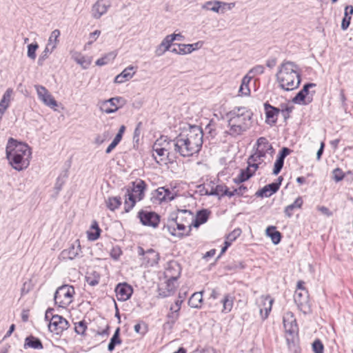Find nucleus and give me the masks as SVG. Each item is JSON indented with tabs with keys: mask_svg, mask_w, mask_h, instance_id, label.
Here are the masks:
<instances>
[{
	"mask_svg": "<svg viewBox=\"0 0 353 353\" xmlns=\"http://www.w3.org/2000/svg\"><path fill=\"white\" fill-rule=\"evenodd\" d=\"M203 135L201 128L196 125L183 130L176 137L174 152L183 157H190L197 154L203 145Z\"/></svg>",
	"mask_w": 353,
	"mask_h": 353,
	"instance_id": "f257e3e1",
	"label": "nucleus"
},
{
	"mask_svg": "<svg viewBox=\"0 0 353 353\" xmlns=\"http://www.w3.org/2000/svg\"><path fill=\"white\" fill-rule=\"evenodd\" d=\"M252 112L246 107H235L227 113L228 130L232 137L242 135L248 131L252 123Z\"/></svg>",
	"mask_w": 353,
	"mask_h": 353,
	"instance_id": "f03ea898",
	"label": "nucleus"
},
{
	"mask_svg": "<svg viewBox=\"0 0 353 353\" xmlns=\"http://www.w3.org/2000/svg\"><path fill=\"white\" fill-rule=\"evenodd\" d=\"M6 152V158L14 170L21 171L30 165L32 152L27 144L19 143L14 139L10 138Z\"/></svg>",
	"mask_w": 353,
	"mask_h": 353,
	"instance_id": "7ed1b4c3",
	"label": "nucleus"
},
{
	"mask_svg": "<svg viewBox=\"0 0 353 353\" xmlns=\"http://www.w3.org/2000/svg\"><path fill=\"white\" fill-rule=\"evenodd\" d=\"M276 80L279 87L285 91L296 89L301 83L299 66L292 61H284L279 66L276 74Z\"/></svg>",
	"mask_w": 353,
	"mask_h": 353,
	"instance_id": "20e7f679",
	"label": "nucleus"
},
{
	"mask_svg": "<svg viewBox=\"0 0 353 353\" xmlns=\"http://www.w3.org/2000/svg\"><path fill=\"white\" fill-rule=\"evenodd\" d=\"M146 187L145 182L141 179L132 182V186L127 188L125 194V212H129L134 207L137 201L143 199Z\"/></svg>",
	"mask_w": 353,
	"mask_h": 353,
	"instance_id": "39448f33",
	"label": "nucleus"
},
{
	"mask_svg": "<svg viewBox=\"0 0 353 353\" xmlns=\"http://www.w3.org/2000/svg\"><path fill=\"white\" fill-rule=\"evenodd\" d=\"M188 215L189 218H192V213L190 210H179L175 217H172L168 221L163 230H166L171 235L182 238L184 236L190 235L191 228L186 231L185 223L183 222V216Z\"/></svg>",
	"mask_w": 353,
	"mask_h": 353,
	"instance_id": "423d86ee",
	"label": "nucleus"
},
{
	"mask_svg": "<svg viewBox=\"0 0 353 353\" xmlns=\"http://www.w3.org/2000/svg\"><path fill=\"white\" fill-rule=\"evenodd\" d=\"M256 145V151L252 154V159L256 161V159L261 163L266 160L270 162L273 158L274 150L269 141L265 137H260L257 139Z\"/></svg>",
	"mask_w": 353,
	"mask_h": 353,
	"instance_id": "0eeeda50",
	"label": "nucleus"
},
{
	"mask_svg": "<svg viewBox=\"0 0 353 353\" xmlns=\"http://www.w3.org/2000/svg\"><path fill=\"white\" fill-rule=\"evenodd\" d=\"M74 294V288L73 286L63 285L58 288L54 293V299L55 303L59 307H66L72 302Z\"/></svg>",
	"mask_w": 353,
	"mask_h": 353,
	"instance_id": "6e6552de",
	"label": "nucleus"
},
{
	"mask_svg": "<svg viewBox=\"0 0 353 353\" xmlns=\"http://www.w3.org/2000/svg\"><path fill=\"white\" fill-rule=\"evenodd\" d=\"M283 323L285 331V338L288 345L294 343L298 333V326L296 319L291 312H286L283 317Z\"/></svg>",
	"mask_w": 353,
	"mask_h": 353,
	"instance_id": "1a4fd4ad",
	"label": "nucleus"
},
{
	"mask_svg": "<svg viewBox=\"0 0 353 353\" xmlns=\"http://www.w3.org/2000/svg\"><path fill=\"white\" fill-rule=\"evenodd\" d=\"M138 254L141 256L143 263L147 267H152L159 263V254L153 249H148L146 251L141 247L138 248Z\"/></svg>",
	"mask_w": 353,
	"mask_h": 353,
	"instance_id": "9d476101",
	"label": "nucleus"
},
{
	"mask_svg": "<svg viewBox=\"0 0 353 353\" xmlns=\"http://www.w3.org/2000/svg\"><path fill=\"white\" fill-rule=\"evenodd\" d=\"M68 327V321L59 315H53L48 324L49 330L57 335L61 334Z\"/></svg>",
	"mask_w": 353,
	"mask_h": 353,
	"instance_id": "9b49d317",
	"label": "nucleus"
},
{
	"mask_svg": "<svg viewBox=\"0 0 353 353\" xmlns=\"http://www.w3.org/2000/svg\"><path fill=\"white\" fill-rule=\"evenodd\" d=\"M34 88L37 91L39 99L46 106L52 109H55L58 106L57 101L44 86L36 85H34Z\"/></svg>",
	"mask_w": 353,
	"mask_h": 353,
	"instance_id": "f8f14e48",
	"label": "nucleus"
},
{
	"mask_svg": "<svg viewBox=\"0 0 353 353\" xmlns=\"http://www.w3.org/2000/svg\"><path fill=\"white\" fill-rule=\"evenodd\" d=\"M312 83H306L303 88L293 98L292 101L299 105H307L312 101V96H310L309 89L315 87Z\"/></svg>",
	"mask_w": 353,
	"mask_h": 353,
	"instance_id": "ddd939ff",
	"label": "nucleus"
},
{
	"mask_svg": "<svg viewBox=\"0 0 353 353\" xmlns=\"http://www.w3.org/2000/svg\"><path fill=\"white\" fill-rule=\"evenodd\" d=\"M81 248L79 240H76L68 248L63 250L59 255V259L63 261L73 260L79 256Z\"/></svg>",
	"mask_w": 353,
	"mask_h": 353,
	"instance_id": "4468645a",
	"label": "nucleus"
},
{
	"mask_svg": "<svg viewBox=\"0 0 353 353\" xmlns=\"http://www.w3.org/2000/svg\"><path fill=\"white\" fill-rule=\"evenodd\" d=\"M138 217L144 225L157 228L159 223V216L153 212L141 210L138 213Z\"/></svg>",
	"mask_w": 353,
	"mask_h": 353,
	"instance_id": "2eb2a0df",
	"label": "nucleus"
},
{
	"mask_svg": "<svg viewBox=\"0 0 353 353\" xmlns=\"http://www.w3.org/2000/svg\"><path fill=\"white\" fill-rule=\"evenodd\" d=\"M115 292L119 301H125L131 297L133 293V289L132 286L127 283H121L117 285Z\"/></svg>",
	"mask_w": 353,
	"mask_h": 353,
	"instance_id": "dca6fc26",
	"label": "nucleus"
},
{
	"mask_svg": "<svg viewBox=\"0 0 353 353\" xmlns=\"http://www.w3.org/2000/svg\"><path fill=\"white\" fill-rule=\"evenodd\" d=\"M110 0H98L92 6V14L95 19H99L103 14H105L110 7Z\"/></svg>",
	"mask_w": 353,
	"mask_h": 353,
	"instance_id": "f3484780",
	"label": "nucleus"
},
{
	"mask_svg": "<svg viewBox=\"0 0 353 353\" xmlns=\"http://www.w3.org/2000/svg\"><path fill=\"white\" fill-rule=\"evenodd\" d=\"M274 299L270 296H261L259 299L260 314L263 320L266 319L272 310Z\"/></svg>",
	"mask_w": 353,
	"mask_h": 353,
	"instance_id": "a211bd4d",
	"label": "nucleus"
},
{
	"mask_svg": "<svg viewBox=\"0 0 353 353\" xmlns=\"http://www.w3.org/2000/svg\"><path fill=\"white\" fill-rule=\"evenodd\" d=\"M264 109L265 112L266 123L271 126L275 125L280 112V109L271 105L268 103L264 104Z\"/></svg>",
	"mask_w": 353,
	"mask_h": 353,
	"instance_id": "6ab92c4d",
	"label": "nucleus"
},
{
	"mask_svg": "<svg viewBox=\"0 0 353 353\" xmlns=\"http://www.w3.org/2000/svg\"><path fill=\"white\" fill-rule=\"evenodd\" d=\"M122 99L121 97L111 98L102 102L100 109L101 111L110 114L115 112L118 110L117 104L119 103Z\"/></svg>",
	"mask_w": 353,
	"mask_h": 353,
	"instance_id": "aec40b11",
	"label": "nucleus"
},
{
	"mask_svg": "<svg viewBox=\"0 0 353 353\" xmlns=\"http://www.w3.org/2000/svg\"><path fill=\"white\" fill-rule=\"evenodd\" d=\"M294 299L299 307L301 309L305 307L309 303V294L307 290H295Z\"/></svg>",
	"mask_w": 353,
	"mask_h": 353,
	"instance_id": "412c9836",
	"label": "nucleus"
},
{
	"mask_svg": "<svg viewBox=\"0 0 353 353\" xmlns=\"http://www.w3.org/2000/svg\"><path fill=\"white\" fill-rule=\"evenodd\" d=\"M156 199L159 202L170 201L175 197V194L171 192L168 188L160 187L156 190Z\"/></svg>",
	"mask_w": 353,
	"mask_h": 353,
	"instance_id": "4be33fe9",
	"label": "nucleus"
},
{
	"mask_svg": "<svg viewBox=\"0 0 353 353\" xmlns=\"http://www.w3.org/2000/svg\"><path fill=\"white\" fill-rule=\"evenodd\" d=\"M72 59L83 69H87L92 63V57L84 56L79 52H74L72 54Z\"/></svg>",
	"mask_w": 353,
	"mask_h": 353,
	"instance_id": "5701e85b",
	"label": "nucleus"
},
{
	"mask_svg": "<svg viewBox=\"0 0 353 353\" xmlns=\"http://www.w3.org/2000/svg\"><path fill=\"white\" fill-rule=\"evenodd\" d=\"M174 41V38H171V36H166L161 43L157 47L155 50V54L157 57L162 56L167 50L170 49L172 43Z\"/></svg>",
	"mask_w": 353,
	"mask_h": 353,
	"instance_id": "b1692460",
	"label": "nucleus"
},
{
	"mask_svg": "<svg viewBox=\"0 0 353 353\" xmlns=\"http://www.w3.org/2000/svg\"><path fill=\"white\" fill-rule=\"evenodd\" d=\"M279 190L278 183H270L265 185L262 189L256 192V196L259 197H269Z\"/></svg>",
	"mask_w": 353,
	"mask_h": 353,
	"instance_id": "393cba45",
	"label": "nucleus"
},
{
	"mask_svg": "<svg viewBox=\"0 0 353 353\" xmlns=\"http://www.w3.org/2000/svg\"><path fill=\"white\" fill-rule=\"evenodd\" d=\"M133 66H129L124 69L119 74H118L115 79L114 82L117 83H122L126 81L132 79L135 74Z\"/></svg>",
	"mask_w": 353,
	"mask_h": 353,
	"instance_id": "a878e982",
	"label": "nucleus"
},
{
	"mask_svg": "<svg viewBox=\"0 0 353 353\" xmlns=\"http://www.w3.org/2000/svg\"><path fill=\"white\" fill-rule=\"evenodd\" d=\"M176 276H171L168 281L165 282V290L166 291H162V288H160L159 294L163 297H166L170 295V294L175 290L176 285Z\"/></svg>",
	"mask_w": 353,
	"mask_h": 353,
	"instance_id": "bb28decb",
	"label": "nucleus"
},
{
	"mask_svg": "<svg viewBox=\"0 0 353 353\" xmlns=\"http://www.w3.org/2000/svg\"><path fill=\"white\" fill-rule=\"evenodd\" d=\"M209 214L210 212L207 210L199 211L194 220L192 223V226L198 228L201 224L205 223L208 219Z\"/></svg>",
	"mask_w": 353,
	"mask_h": 353,
	"instance_id": "cd10ccee",
	"label": "nucleus"
},
{
	"mask_svg": "<svg viewBox=\"0 0 353 353\" xmlns=\"http://www.w3.org/2000/svg\"><path fill=\"white\" fill-rule=\"evenodd\" d=\"M253 78V76H250L246 74L241 81V84L240 85L239 93L241 96H249L250 94V90L249 88V83L251 79Z\"/></svg>",
	"mask_w": 353,
	"mask_h": 353,
	"instance_id": "c85d7f7f",
	"label": "nucleus"
},
{
	"mask_svg": "<svg viewBox=\"0 0 353 353\" xmlns=\"http://www.w3.org/2000/svg\"><path fill=\"white\" fill-rule=\"evenodd\" d=\"M31 347L36 350L43 349V345L40 339L33 336L26 338L24 343V348Z\"/></svg>",
	"mask_w": 353,
	"mask_h": 353,
	"instance_id": "c756f323",
	"label": "nucleus"
},
{
	"mask_svg": "<svg viewBox=\"0 0 353 353\" xmlns=\"http://www.w3.org/2000/svg\"><path fill=\"white\" fill-rule=\"evenodd\" d=\"M201 8L205 10L221 13V1L218 0L206 1L201 6Z\"/></svg>",
	"mask_w": 353,
	"mask_h": 353,
	"instance_id": "7c9ffc66",
	"label": "nucleus"
},
{
	"mask_svg": "<svg viewBox=\"0 0 353 353\" xmlns=\"http://www.w3.org/2000/svg\"><path fill=\"white\" fill-rule=\"evenodd\" d=\"M159 139H162V148H165L166 157L168 158L174 151V145L176 143V138L174 140H168L167 137H161Z\"/></svg>",
	"mask_w": 353,
	"mask_h": 353,
	"instance_id": "2f4dec72",
	"label": "nucleus"
},
{
	"mask_svg": "<svg viewBox=\"0 0 353 353\" xmlns=\"http://www.w3.org/2000/svg\"><path fill=\"white\" fill-rule=\"evenodd\" d=\"M353 14V7L352 6H347L345 8L344 17L341 22V29L345 30L348 28L352 15Z\"/></svg>",
	"mask_w": 353,
	"mask_h": 353,
	"instance_id": "473e14b6",
	"label": "nucleus"
},
{
	"mask_svg": "<svg viewBox=\"0 0 353 353\" xmlns=\"http://www.w3.org/2000/svg\"><path fill=\"white\" fill-rule=\"evenodd\" d=\"M203 302V292H194L189 299L188 305L193 308H200Z\"/></svg>",
	"mask_w": 353,
	"mask_h": 353,
	"instance_id": "72a5a7b5",
	"label": "nucleus"
},
{
	"mask_svg": "<svg viewBox=\"0 0 353 353\" xmlns=\"http://www.w3.org/2000/svg\"><path fill=\"white\" fill-rule=\"evenodd\" d=\"M266 234L270 237L272 242L274 245H277L280 243L281 239V234L280 232L276 230L274 226H269L266 229Z\"/></svg>",
	"mask_w": 353,
	"mask_h": 353,
	"instance_id": "f704fd0d",
	"label": "nucleus"
},
{
	"mask_svg": "<svg viewBox=\"0 0 353 353\" xmlns=\"http://www.w3.org/2000/svg\"><path fill=\"white\" fill-rule=\"evenodd\" d=\"M121 198L120 196H111L105 200L106 207L111 211L118 209L121 205Z\"/></svg>",
	"mask_w": 353,
	"mask_h": 353,
	"instance_id": "c9c22d12",
	"label": "nucleus"
},
{
	"mask_svg": "<svg viewBox=\"0 0 353 353\" xmlns=\"http://www.w3.org/2000/svg\"><path fill=\"white\" fill-rule=\"evenodd\" d=\"M221 303L223 304L222 312L228 313L232 309L234 298L229 294H225L223 299L221 301Z\"/></svg>",
	"mask_w": 353,
	"mask_h": 353,
	"instance_id": "e433bc0d",
	"label": "nucleus"
},
{
	"mask_svg": "<svg viewBox=\"0 0 353 353\" xmlns=\"http://www.w3.org/2000/svg\"><path fill=\"white\" fill-rule=\"evenodd\" d=\"M12 93V90L11 89H8L2 97L0 101V111L2 112L3 114L9 106Z\"/></svg>",
	"mask_w": 353,
	"mask_h": 353,
	"instance_id": "4c0bfd02",
	"label": "nucleus"
},
{
	"mask_svg": "<svg viewBox=\"0 0 353 353\" xmlns=\"http://www.w3.org/2000/svg\"><path fill=\"white\" fill-rule=\"evenodd\" d=\"M12 93V90L11 89H8L2 97L0 101V111L2 112L3 114L9 106Z\"/></svg>",
	"mask_w": 353,
	"mask_h": 353,
	"instance_id": "58836bf2",
	"label": "nucleus"
},
{
	"mask_svg": "<svg viewBox=\"0 0 353 353\" xmlns=\"http://www.w3.org/2000/svg\"><path fill=\"white\" fill-rule=\"evenodd\" d=\"M303 205V199L301 196H299L293 202V203L288 205L285 208V214L288 217H290L292 215V211L295 208H301Z\"/></svg>",
	"mask_w": 353,
	"mask_h": 353,
	"instance_id": "ea45409f",
	"label": "nucleus"
},
{
	"mask_svg": "<svg viewBox=\"0 0 353 353\" xmlns=\"http://www.w3.org/2000/svg\"><path fill=\"white\" fill-rule=\"evenodd\" d=\"M60 31L57 29L53 30L48 39V44L46 47H49L51 50H54L58 42V38L60 36Z\"/></svg>",
	"mask_w": 353,
	"mask_h": 353,
	"instance_id": "a19ab883",
	"label": "nucleus"
},
{
	"mask_svg": "<svg viewBox=\"0 0 353 353\" xmlns=\"http://www.w3.org/2000/svg\"><path fill=\"white\" fill-rule=\"evenodd\" d=\"M120 329L118 327L112 338L110 339V341L108 344V349L109 351L112 352L115 348L117 345H119L121 343V340L119 338Z\"/></svg>",
	"mask_w": 353,
	"mask_h": 353,
	"instance_id": "79ce46f5",
	"label": "nucleus"
},
{
	"mask_svg": "<svg viewBox=\"0 0 353 353\" xmlns=\"http://www.w3.org/2000/svg\"><path fill=\"white\" fill-rule=\"evenodd\" d=\"M178 48H172L171 52L175 54H190L192 52V48L191 46H188L187 44L179 43L177 44Z\"/></svg>",
	"mask_w": 353,
	"mask_h": 353,
	"instance_id": "37998d69",
	"label": "nucleus"
},
{
	"mask_svg": "<svg viewBox=\"0 0 353 353\" xmlns=\"http://www.w3.org/2000/svg\"><path fill=\"white\" fill-rule=\"evenodd\" d=\"M117 56V54L114 52H110L106 54H105L101 58L99 59L96 61V65L99 66L104 65L109 62L113 61Z\"/></svg>",
	"mask_w": 353,
	"mask_h": 353,
	"instance_id": "c03bdc74",
	"label": "nucleus"
},
{
	"mask_svg": "<svg viewBox=\"0 0 353 353\" xmlns=\"http://www.w3.org/2000/svg\"><path fill=\"white\" fill-rule=\"evenodd\" d=\"M88 329V323L85 320H82L74 323V332L79 335L84 336Z\"/></svg>",
	"mask_w": 353,
	"mask_h": 353,
	"instance_id": "a18cd8bd",
	"label": "nucleus"
},
{
	"mask_svg": "<svg viewBox=\"0 0 353 353\" xmlns=\"http://www.w3.org/2000/svg\"><path fill=\"white\" fill-rule=\"evenodd\" d=\"M162 139H157L154 145H153V150L161 157V161L163 160V157H166V152H165V148H163L162 146Z\"/></svg>",
	"mask_w": 353,
	"mask_h": 353,
	"instance_id": "49530a36",
	"label": "nucleus"
},
{
	"mask_svg": "<svg viewBox=\"0 0 353 353\" xmlns=\"http://www.w3.org/2000/svg\"><path fill=\"white\" fill-rule=\"evenodd\" d=\"M91 228L94 230V232H89L88 233V239L91 241L97 240L101 232V229L99 228L98 223L96 221H94L92 223Z\"/></svg>",
	"mask_w": 353,
	"mask_h": 353,
	"instance_id": "de8ad7c7",
	"label": "nucleus"
},
{
	"mask_svg": "<svg viewBox=\"0 0 353 353\" xmlns=\"http://www.w3.org/2000/svg\"><path fill=\"white\" fill-rule=\"evenodd\" d=\"M87 283L91 286H95L99 284L100 281V276L99 274L94 272L93 274H90L85 276Z\"/></svg>",
	"mask_w": 353,
	"mask_h": 353,
	"instance_id": "09e8293b",
	"label": "nucleus"
},
{
	"mask_svg": "<svg viewBox=\"0 0 353 353\" xmlns=\"http://www.w3.org/2000/svg\"><path fill=\"white\" fill-rule=\"evenodd\" d=\"M215 185L216 184L213 181H210L205 184L202 190H200V191L203 194L212 195V193L214 192Z\"/></svg>",
	"mask_w": 353,
	"mask_h": 353,
	"instance_id": "8fccbe9b",
	"label": "nucleus"
},
{
	"mask_svg": "<svg viewBox=\"0 0 353 353\" xmlns=\"http://www.w3.org/2000/svg\"><path fill=\"white\" fill-rule=\"evenodd\" d=\"M38 48L39 45L37 44V43H32L31 44H29L28 46V57L30 59L34 60L36 59V51Z\"/></svg>",
	"mask_w": 353,
	"mask_h": 353,
	"instance_id": "3c124183",
	"label": "nucleus"
},
{
	"mask_svg": "<svg viewBox=\"0 0 353 353\" xmlns=\"http://www.w3.org/2000/svg\"><path fill=\"white\" fill-rule=\"evenodd\" d=\"M332 175L334 180L336 182H339L344 179L345 174L341 168H337L332 171Z\"/></svg>",
	"mask_w": 353,
	"mask_h": 353,
	"instance_id": "603ef678",
	"label": "nucleus"
},
{
	"mask_svg": "<svg viewBox=\"0 0 353 353\" xmlns=\"http://www.w3.org/2000/svg\"><path fill=\"white\" fill-rule=\"evenodd\" d=\"M264 66L261 65H257L250 69L247 74L250 76H253V77L255 75L261 74L264 72Z\"/></svg>",
	"mask_w": 353,
	"mask_h": 353,
	"instance_id": "864d4df0",
	"label": "nucleus"
},
{
	"mask_svg": "<svg viewBox=\"0 0 353 353\" xmlns=\"http://www.w3.org/2000/svg\"><path fill=\"white\" fill-rule=\"evenodd\" d=\"M250 178V174H247L246 172H245V171L243 170H241L239 176L234 179V181L236 183H241L242 182H244V181L248 180Z\"/></svg>",
	"mask_w": 353,
	"mask_h": 353,
	"instance_id": "5fc2aeb1",
	"label": "nucleus"
},
{
	"mask_svg": "<svg viewBox=\"0 0 353 353\" xmlns=\"http://www.w3.org/2000/svg\"><path fill=\"white\" fill-rule=\"evenodd\" d=\"M262 163L261 161H259L258 159H256V161H254L252 158V155L248 158V168H250L252 170L256 172V170L259 168V165Z\"/></svg>",
	"mask_w": 353,
	"mask_h": 353,
	"instance_id": "6e6d98bb",
	"label": "nucleus"
},
{
	"mask_svg": "<svg viewBox=\"0 0 353 353\" xmlns=\"http://www.w3.org/2000/svg\"><path fill=\"white\" fill-rule=\"evenodd\" d=\"M53 50H51L49 47H46L45 50L43 51L42 54L39 56L38 59V64L39 65H42L43 61L48 58V54L51 53Z\"/></svg>",
	"mask_w": 353,
	"mask_h": 353,
	"instance_id": "4d7b16f0",
	"label": "nucleus"
},
{
	"mask_svg": "<svg viewBox=\"0 0 353 353\" xmlns=\"http://www.w3.org/2000/svg\"><path fill=\"white\" fill-rule=\"evenodd\" d=\"M323 345L320 340H316L312 343V350L314 353H323Z\"/></svg>",
	"mask_w": 353,
	"mask_h": 353,
	"instance_id": "13d9d810",
	"label": "nucleus"
},
{
	"mask_svg": "<svg viewBox=\"0 0 353 353\" xmlns=\"http://www.w3.org/2000/svg\"><path fill=\"white\" fill-rule=\"evenodd\" d=\"M225 188L226 185H216L214 192L212 193V196H223Z\"/></svg>",
	"mask_w": 353,
	"mask_h": 353,
	"instance_id": "bf43d9fd",
	"label": "nucleus"
},
{
	"mask_svg": "<svg viewBox=\"0 0 353 353\" xmlns=\"http://www.w3.org/2000/svg\"><path fill=\"white\" fill-rule=\"evenodd\" d=\"M281 109H280V112L285 120L288 119L290 117V114L292 111V107H290L287 105H282Z\"/></svg>",
	"mask_w": 353,
	"mask_h": 353,
	"instance_id": "052dcab7",
	"label": "nucleus"
},
{
	"mask_svg": "<svg viewBox=\"0 0 353 353\" xmlns=\"http://www.w3.org/2000/svg\"><path fill=\"white\" fill-rule=\"evenodd\" d=\"M241 232L240 229H235L226 236V239L232 243L241 234Z\"/></svg>",
	"mask_w": 353,
	"mask_h": 353,
	"instance_id": "680f3d73",
	"label": "nucleus"
},
{
	"mask_svg": "<svg viewBox=\"0 0 353 353\" xmlns=\"http://www.w3.org/2000/svg\"><path fill=\"white\" fill-rule=\"evenodd\" d=\"M283 164L284 162L276 159L274 165L273 174L277 175L281 172Z\"/></svg>",
	"mask_w": 353,
	"mask_h": 353,
	"instance_id": "e2e57ef3",
	"label": "nucleus"
},
{
	"mask_svg": "<svg viewBox=\"0 0 353 353\" xmlns=\"http://www.w3.org/2000/svg\"><path fill=\"white\" fill-rule=\"evenodd\" d=\"M290 152L291 150L289 148H283L279 152L277 159L284 162L285 158L290 153Z\"/></svg>",
	"mask_w": 353,
	"mask_h": 353,
	"instance_id": "0e129e2a",
	"label": "nucleus"
},
{
	"mask_svg": "<svg viewBox=\"0 0 353 353\" xmlns=\"http://www.w3.org/2000/svg\"><path fill=\"white\" fill-rule=\"evenodd\" d=\"M171 312L168 314V321L175 323L179 318V312L174 310H170Z\"/></svg>",
	"mask_w": 353,
	"mask_h": 353,
	"instance_id": "69168bd1",
	"label": "nucleus"
},
{
	"mask_svg": "<svg viewBox=\"0 0 353 353\" xmlns=\"http://www.w3.org/2000/svg\"><path fill=\"white\" fill-rule=\"evenodd\" d=\"M121 253H122V252H121V249L118 247H116V248H113L112 249L110 255H111L112 258L117 260L119 258Z\"/></svg>",
	"mask_w": 353,
	"mask_h": 353,
	"instance_id": "338daca9",
	"label": "nucleus"
},
{
	"mask_svg": "<svg viewBox=\"0 0 353 353\" xmlns=\"http://www.w3.org/2000/svg\"><path fill=\"white\" fill-rule=\"evenodd\" d=\"M194 353H216V350L212 347H206L201 350H196Z\"/></svg>",
	"mask_w": 353,
	"mask_h": 353,
	"instance_id": "774afa93",
	"label": "nucleus"
}]
</instances>
